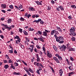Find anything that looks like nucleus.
<instances>
[{"label":"nucleus","instance_id":"obj_40","mask_svg":"<svg viewBox=\"0 0 76 76\" xmlns=\"http://www.w3.org/2000/svg\"><path fill=\"white\" fill-rule=\"evenodd\" d=\"M71 7L72 8H73L74 9H76V6L75 5H71Z\"/></svg>","mask_w":76,"mask_h":76},{"label":"nucleus","instance_id":"obj_48","mask_svg":"<svg viewBox=\"0 0 76 76\" xmlns=\"http://www.w3.org/2000/svg\"><path fill=\"white\" fill-rule=\"evenodd\" d=\"M55 56L56 57H58V58L60 56L59 55V54H56L55 55Z\"/></svg>","mask_w":76,"mask_h":76},{"label":"nucleus","instance_id":"obj_19","mask_svg":"<svg viewBox=\"0 0 76 76\" xmlns=\"http://www.w3.org/2000/svg\"><path fill=\"white\" fill-rule=\"evenodd\" d=\"M14 38L15 39H17L18 40L20 39L18 35H16V37H14Z\"/></svg>","mask_w":76,"mask_h":76},{"label":"nucleus","instance_id":"obj_42","mask_svg":"<svg viewBox=\"0 0 76 76\" xmlns=\"http://www.w3.org/2000/svg\"><path fill=\"white\" fill-rule=\"evenodd\" d=\"M51 3L52 4H55V1L52 0L51 1Z\"/></svg>","mask_w":76,"mask_h":76},{"label":"nucleus","instance_id":"obj_64","mask_svg":"<svg viewBox=\"0 0 76 76\" xmlns=\"http://www.w3.org/2000/svg\"><path fill=\"white\" fill-rule=\"evenodd\" d=\"M20 47L22 48H24V45H23L21 44L20 46Z\"/></svg>","mask_w":76,"mask_h":76},{"label":"nucleus","instance_id":"obj_22","mask_svg":"<svg viewBox=\"0 0 76 76\" xmlns=\"http://www.w3.org/2000/svg\"><path fill=\"white\" fill-rule=\"evenodd\" d=\"M58 8L60 9L61 10H64V8L61 6H60L58 7Z\"/></svg>","mask_w":76,"mask_h":76},{"label":"nucleus","instance_id":"obj_53","mask_svg":"<svg viewBox=\"0 0 76 76\" xmlns=\"http://www.w3.org/2000/svg\"><path fill=\"white\" fill-rule=\"evenodd\" d=\"M5 57L6 58H7L8 60H9V56H8V55H6L5 56Z\"/></svg>","mask_w":76,"mask_h":76},{"label":"nucleus","instance_id":"obj_26","mask_svg":"<svg viewBox=\"0 0 76 76\" xmlns=\"http://www.w3.org/2000/svg\"><path fill=\"white\" fill-rule=\"evenodd\" d=\"M28 71H29V72H30L32 73H34V71H33V70L32 69H31L30 68H29Z\"/></svg>","mask_w":76,"mask_h":76},{"label":"nucleus","instance_id":"obj_5","mask_svg":"<svg viewBox=\"0 0 76 76\" xmlns=\"http://www.w3.org/2000/svg\"><path fill=\"white\" fill-rule=\"evenodd\" d=\"M36 58H37V63L40 62V58H39V55H38V54H36Z\"/></svg>","mask_w":76,"mask_h":76},{"label":"nucleus","instance_id":"obj_21","mask_svg":"<svg viewBox=\"0 0 76 76\" xmlns=\"http://www.w3.org/2000/svg\"><path fill=\"white\" fill-rule=\"evenodd\" d=\"M35 29L34 28H28V30L29 31H34Z\"/></svg>","mask_w":76,"mask_h":76},{"label":"nucleus","instance_id":"obj_44","mask_svg":"<svg viewBox=\"0 0 76 76\" xmlns=\"http://www.w3.org/2000/svg\"><path fill=\"white\" fill-rule=\"evenodd\" d=\"M75 73V72H72L71 73H69V75H73V74H74Z\"/></svg>","mask_w":76,"mask_h":76},{"label":"nucleus","instance_id":"obj_46","mask_svg":"<svg viewBox=\"0 0 76 76\" xmlns=\"http://www.w3.org/2000/svg\"><path fill=\"white\" fill-rule=\"evenodd\" d=\"M16 60L17 62V63H18V62H20V61H22V60H21L20 59H19V60L17 59Z\"/></svg>","mask_w":76,"mask_h":76},{"label":"nucleus","instance_id":"obj_62","mask_svg":"<svg viewBox=\"0 0 76 76\" xmlns=\"http://www.w3.org/2000/svg\"><path fill=\"white\" fill-rule=\"evenodd\" d=\"M28 13H27L25 14L24 16H25V17H27L28 16Z\"/></svg>","mask_w":76,"mask_h":76},{"label":"nucleus","instance_id":"obj_63","mask_svg":"<svg viewBox=\"0 0 76 76\" xmlns=\"http://www.w3.org/2000/svg\"><path fill=\"white\" fill-rule=\"evenodd\" d=\"M33 22V23H34V22H36V23H38V21L37 20H35Z\"/></svg>","mask_w":76,"mask_h":76},{"label":"nucleus","instance_id":"obj_33","mask_svg":"<svg viewBox=\"0 0 76 76\" xmlns=\"http://www.w3.org/2000/svg\"><path fill=\"white\" fill-rule=\"evenodd\" d=\"M7 29L8 31H10V29H12V27L10 26V27H8Z\"/></svg>","mask_w":76,"mask_h":76},{"label":"nucleus","instance_id":"obj_56","mask_svg":"<svg viewBox=\"0 0 76 76\" xmlns=\"http://www.w3.org/2000/svg\"><path fill=\"white\" fill-rule=\"evenodd\" d=\"M31 15L30 14H28L27 15V17L28 19H29V17H31Z\"/></svg>","mask_w":76,"mask_h":76},{"label":"nucleus","instance_id":"obj_24","mask_svg":"<svg viewBox=\"0 0 76 76\" xmlns=\"http://www.w3.org/2000/svg\"><path fill=\"white\" fill-rule=\"evenodd\" d=\"M7 21L8 23H10L12 22V19H9L7 20Z\"/></svg>","mask_w":76,"mask_h":76},{"label":"nucleus","instance_id":"obj_39","mask_svg":"<svg viewBox=\"0 0 76 76\" xmlns=\"http://www.w3.org/2000/svg\"><path fill=\"white\" fill-rule=\"evenodd\" d=\"M71 39L72 41H75V40L76 39L75 38V37H73L71 38Z\"/></svg>","mask_w":76,"mask_h":76},{"label":"nucleus","instance_id":"obj_6","mask_svg":"<svg viewBox=\"0 0 76 76\" xmlns=\"http://www.w3.org/2000/svg\"><path fill=\"white\" fill-rule=\"evenodd\" d=\"M42 38H44L43 37L42 35H40V37L38 38V39L41 41H42V42H44V40H43Z\"/></svg>","mask_w":76,"mask_h":76},{"label":"nucleus","instance_id":"obj_27","mask_svg":"<svg viewBox=\"0 0 76 76\" xmlns=\"http://www.w3.org/2000/svg\"><path fill=\"white\" fill-rule=\"evenodd\" d=\"M24 69L26 71V72L29 71L28 70V68H27L26 67H24Z\"/></svg>","mask_w":76,"mask_h":76},{"label":"nucleus","instance_id":"obj_2","mask_svg":"<svg viewBox=\"0 0 76 76\" xmlns=\"http://www.w3.org/2000/svg\"><path fill=\"white\" fill-rule=\"evenodd\" d=\"M45 31L43 32V35L45 37H46V36H47V33L50 32V31H48L46 29H45Z\"/></svg>","mask_w":76,"mask_h":76},{"label":"nucleus","instance_id":"obj_45","mask_svg":"<svg viewBox=\"0 0 76 76\" xmlns=\"http://www.w3.org/2000/svg\"><path fill=\"white\" fill-rule=\"evenodd\" d=\"M37 71L36 72L39 75H40V73L39 72V70L37 69Z\"/></svg>","mask_w":76,"mask_h":76},{"label":"nucleus","instance_id":"obj_37","mask_svg":"<svg viewBox=\"0 0 76 76\" xmlns=\"http://www.w3.org/2000/svg\"><path fill=\"white\" fill-rule=\"evenodd\" d=\"M3 62L4 63H8V61L7 60H4Z\"/></svg>","mask_w":76,"mask_h":76},{"label":"nucleus","instance_id":"obj_16","mask_svg":"<svg viewBox=\"0 0 76 76\" xmlns=\"http://www.w3.org/2000/svg\"><path fill=\"white\" fill-rule=\"evenodd\" d=\"M53 48H54L55 51H58V49H57V48L56 47V46H53Z\"/></svg>","mask_w":76,"mask_h":76},{"label":"nucleus","instance_id":"obj_1","mask_svg":"<svg viewBox=\"0 0 76 76\" xmlns=\"http://www.w3.org/2000/svg\"><path fill=\"white\" fill-rule=\"evenodd\" d=\"M69 31L71 33V34H69L70 35H73V36H76V34L75 32V27H72L71 28V29H69Z\"/></svg>","mask_w":76,"mask_h":76},{"label":"nucleus","instance_id":"obj_8","mask_svg":"<svg viewBox=\"0 0 76 76\" xmlns=\"http://www.w3.org/2000/svg\"><path fill=\"white\" fill-rule=\"evenodd\" d=\"M63 70L62 69H60L59 70V74L60 76H62V75H63Z\"/></svg>","mask_w":76,"mask_h":76},{"label":"nucleus","instance_id":"obj_13","mask_svg":"<svg viewBox=\"0 0 76 76\" xmlns=\"http://www.w3.org/2000/svg\"><path fill=\"white\" fill-rule=\"evenodd\" d=\"M56 28H57V30H58V31L61 32H62V30H61V29L60 28L58 27V26H56Z\"/></svg>","mask_w":76,"mask_h":76},{"label":"nucleus","instance_id":"obj_52","mask_svg":"<svg viewBox=\"0 0 76 76\" xmlns=\"http://www.w3.org/2000/svg\"><path fill=\"white\" fill-rule=\"evenodd\" d=\"M4 27L5 29H7V28L8 27V26L7 25V24L5 25Z\"/></svg>","mask_w":76,"mask_h":76},{"label":"nucleus","instance_id":"obj_15","mask_svg":"<svg viewBox=\"0 0 76 76\" xmlns=\"http://www.w3.org/2000/svg\"><path fill=\"white\" fill-rule=\"evenodd\" d=\"M23 34H24L25 35H28V33L25 30L23 31Z\"/></svg>","mask_w":76,"mask_h":76},{"label":"nucleus","instance_id":"obj_55","mask_svg":"<svg viewBox=\"0 0 76 76\" xmlns=\"http://www.w3.org/2000/svg\"><path fill=\"white\" fill-rule=\"evenodd\" d=\"M13 34H14V32L12 31H11L10 32V35H13Z\"/></svg>","mask_w":76,"mask_h":76},{"label":"nucleus","instance_id":"obj_10","mask_svg":"<svg viewBox=\"0 0 76 76\" xmlns=\"http://www.w3.org/2000/svg\"><path fill=\"white\" fill-rule=\"evenodd\" d=\"M66 47L67 49H69L70 47V44L69 43H67L66 45Z\"/></svg>","mask_w":76,"mask_h":76},{"label":"nucleus","instance_id":"obj_7","mask_svg":"<svg viewBox=\"0 0 76 76\" xmlns=\"http://www.w3.org/2000/svg\"><path fill=\"white\" fill-rule=\"evenodd\" d=\"M66 47L65 45H63L62 46V49H61V51H64L66 49Z\"/></svg>","mask_w":76,"mask_h":76},{"label":"nucleus","instance_id":"obj_11","mask_svg":"<svg viewBox=\"0 0 76 76\" xmlns=\"http://www.w3.org/2000/svg\"><path fill=\"white\" fill-rule=\"evenodd\" d=\"M47 56H48V57H49V58H51V57H53V55L52 54L50 53L49 54H47Z\"/></svg>","mask_w":76,"mask_h":76},{"label":"nucleus","instance_id":"obj_23","mask_svg":"<svg viewBox=\"0 0 76 76\" xmlns=\"http://www.w3.org/2000/svg\"><path fill=\"white\" fill-rule=\"evenodd\" d=\"M58 38L60 40H63L64 39V38L62 36H59L58 37Z\"/></svg>","mask_w":76,"mask_h":76},{"label":"nucleus","instance_id":"obj_17","mask_svg":"<svg viewBox=\"0 0 76 76\" xmlns=\"http://www.w3.org/2000/svg\"><path fill=\"white\" fill-rule=\"evenodd\" d=\"M35 3H37V5H42V4L40 3L39 1H35Z\"/></svg>","mask_w":76,"mask_h":76},{"label":"nucleus","instance_id":"obj_59","mask_svg":"<svg viewBox=\"0 0 76 76\" xmlns=\"http://www.w3.org/2000/svg\"><path fill=\"white\" fill-rule=\"evenodd\" d=\"M34 40H37V41H38V38H37V37H34Z\"/></svg>","mask_w":76,"mask_h":76},{"label":"nucleus","instance_id":"obj_57","mask_svg":"<svg viewBox=\"0 0 76 76\" xmlns=\"http://www.w3.org/2000/svg\"><path fill=\"white\" fill-rule=\"evenodd\" d=\"M0 37H1L2 39H3V38H4V36H3V35H0Z\"/></svg>","mask_w":76,"mask_h":76},{"label":"nucleus","instance_id":"obj_35","mask_svg":"<svg viewBox=\"0 0 76 76\" xmlns=\"http://www.w3.org/2000/svg\"><path fill=\"white\" fill-rule=\"evenodd\" d=\"M22 62H23V64H25V65L26 66H28V64H26V62L24 61H22Z\"/></svg>","mask_w":76,"mask_h":76},{"label":"nucleus","instance_id":"obj_14","mask_svg":"<svg viewBox=\"0 0 76 76\" xmlns=\"http://www.w3.org/2000/svg\"><path fill=\"white\" fill-rule=\"evenodd\" d=\"M15 43L16 44H19L20 42V39L15 40Z\"/></svg>","mask_w":76,"mask_h":76},{"label":"nucleus","instance_id":"obj_12","mask_svg":"<svg viewBox=\"0 0 76 76\" xmlns=\"http://www.w3.org/2000/svg\"><path fill=\"white\" fill-rule=\"evenodd\" d=\"M6 5L4 4H1V7L3 9H5L6 7Z\"/></svg>","mask_w":76,"mask_h":76},{"label":"nucleus","instance_id":"obj_4","mask_svg":"<svg viewBox=\"0 0 76 76\" xmlns=\"http://www.w3.org/2000/svg\"><path fill=\"white\" fill-rule=\"evenodd\" d=\"M54 60H55L57 63H60V60L57 57H54L53 58Z\"/></svg>","mask_w":76,"mask_h":76},{"label":"nucleus","instance_id":"obj_31","mask_svg":"<svg viewBox=\"0 0 76 76\" xmlns=\"http://www.w3.org/2000/svg\"><path fill=\"white\" fill-rule=\"evenodd\" d=\"M9 7L10 9H13V6L12 5H10Z\"/></svg>","mask_w":76,"mask_h":76},{"label":"nucleus","instance_id":"obj_3","mask_svg":"<svg viewBox=\"0 0 76 76\" xmlns=\"http://www.w3.org/2000/svg\"><path fill=\"white\" fill-rule=\"evenodd\" d=\"M30 47H31V48H28V50H30V52L31 53H32V51H33V50H34V45H30Z\"/></svg>","mask_w":76,"mask_h":76},{"label":"nucleus","instance_id":"obj_34","mask_svg":"<svg viewBox=\"0 0 76 76\" xmlns=\"http://www.w3.org/2000/svg\"><path fill=\"white\" fill-rule=\"evenodd\" d=\"M20 20L21 21H24V20H25V19L22 17H21L20 19Z\"/></svg>","mask_w":76,"mask_h":76},{"label":"nucleus","instance_id":"obj_41","mask_svg":"<svg viewBox=\"0 0 76 76\" xmlns=\"http://www.w3.org/2000/svg\"><path fill=\"white\" fill-rule=\"evenodd\" d=\"M14 64H15V66H18V65L19 64L18 63H16V62H15L14 63Z\"/></svg>","mask_w":76,"mask_h":76},{"label":"nucleus","instance_id":"obj_20","mask_svg":"<svg viewBox=\"0 0 76 76\" xmlns=\"http://www.w3.org/2000/svg\"><path fill=\"white\" fill-rule=\"evenodd\" d=\"M69 51H75V49L74 48H70L69 50Z\"/></svg>","mask_w":76,"mask_h":76},{"label":"nucleus","instance_id":"obj_58","mask_svg":"<svg viewBox=\"0 0 76 76\" xmlns=\"http://www.w3.org/2000/svg\"><path fill=\"white\" fill-rule=\"evenodd\" d=\"M71 68V66H70L69 67V70H73V69H71V68Z\"/></svg>","mask_w":76,"mask_h":76},{"label":"nucleus","instance_id":"obj_25","mask_svg":"<svg viewBox=\"0 0 76 76\" xmlns=\"http://www.w3.org/2000/svg\"><path fill=\"white\" fill-rule=\"evenodd\" d=\"M54 32H55V30H53L51 31L50 34L51 35H53L54 34Z\"/></svg>","mask_w":76,"mask_h":76},{"label":"nucleus","instance_id":"obj_47","mask_svg":"<svg viewBox=\"0 0 76 76\" xmlns=\"http://www.w3.org/2000/svg\"><path fill=\"white\" fill-rule=\"evenodd\" d=\"M19 6V9H22V6L21 4H20Z\"/></svg>","mask_w":76,"mask_h":76},{"label":"nucleus","instance_id":"obj_51","mask_svg":"<svg viewBox=\"0 0 76 76\" xmlns=\"http://www.w3.org/2000/svg\"><path fill=\"white\" fill-rule=\"evenodd\" d=\"M63 42H64V41L63 40L59 42V43H60V44H62L63 43Z\"/></svg>","mask_w":76,"mask_h":76},{"label":"nucleus","instance_id":"obj_30","mask_svg":"<svg viewBox=\"0 0 76 76\" xmlns=\"http://www.w3.org/2000/svg\"><path fill=\"white\" fill-rule=\"evenodd\" d=\"M37 33L39 34V35H42V31H37Z\"/></svg>","mask_w":76,"mask_h":76},{"label":"nucleus","instance_id":"obj_43","mask_svg":"<svg viewBox=\"0 0 76 76\" xmlns=\"http://www.w3.org/2000/svg\"><path fill=\"white\" fill-rule=\"evenodd\" d=\"M59 60H62V58L60 56H59V57L58 58Z\"/></svg>","mask_w":76,"mask_h":76},{"label":"nucleus","instance_id":"obj_29","mask_svg":"<svg viewBox=\"0 0 76 76\" xmlns=\"http://www.w3.org/2000/svg\"><path fill=\"white\" fill-rule=\"evenodd\" d=\"M26 72H27V75H29V76H31V73H30V72H29V71H27Z\"/></svg>","mask_w":76,"mask_h":76},{"label":"nucleus","instance_id":"obj_18","mask_svg":"<svg viewBox=\"0 0 76 76\" xmlns=\"http://www.w3.org/2000/svg\"><path fill=\"white\" fill-rule=\"evenodd\" d=\"M9 65H8V64H6L4 66V68L5 69H8L9 68Z\"/></svg>","mask_w":76,"mask_h":76},{"label":"nucleus","instance_id":"obj_38","mask_svg":"<svg viewBox=\"0 0 76 76\" xmlns=\"http://www.w3.org/2000/svg\"><path fill=\"white\" fill-rule=\"evenodd\" d=\"M9 52L10 53H13V49H11V50H9Z\"/></svg>","mask_w":76,"mask_h":76},{"label":"nucleus","instance_id":"obj_32","mask_svg":"<svg viewBox=\"0 0 76 76\" xmlns=\"http://www.w3.org/2000/svg\"><path fill=\"white\" fill-rule=\"evenodd\" d=\"M9 63H13V61H12V60L11 59H10L8 61Z\"/></svg>","mask_w":76,"mask_h":76},{"label":"nucleus","instance_id":"obj_49","mask_svg":"<svg viewBox=\"0 0 76 76\" xmlns=\"http://www.w3.org/2000/svg\"><path fill=\"white\" fill-rule=\"evenodd\" d=\"M55 32L56 34H59V33L57 31L55 30Z\"/></svg>","mask_w":76,"mask_h":76},{"label":"nucleus","instance_id":"obj_60","mask_svg":"<svg viewBox=\"0 0 76 76\" xmlns=\"http://www.w3.org/2000/svg\"><path fill=\"white\" fill-rule=\"evenodd\" d=\"M68 18L69 19H72V16L71 15H70L68 17Z\"/></svg>","mask_w":76,"mask_h":76},{"label":"nucleus","instance_id":"obj_50","mask_svg":"<svg viewBox=\"0 0 76 76\" xmlns=\"http://www.w3.org/2000/svg\"><path fill=\"white\" fill-rule=\"evenodd\" d=\"M56 41L57 42H60V40L58 39V38H57L56 39Z\"/></svg>","mask_w":76,"mask_h":76},{"label":"nucleus","instance_id":"obj_61","mask_svg":"<svg viewBox=\"0 0 76 76\" xmlns=\"http://www.w3.org/2000/svg\"><path fill=\"white\" fill-rule=\"evenodd\" d=\"M70 60H71V61H74V59H73V58L72 57H71L70 58Z\"/></svg>","mask_w":76,"mask_h":76},{"label":"nucleus","instance_id":"obj_36","mask_svg":"<svg viewBox=\"0 0 76 76\" xmlns=\"http://www.w3.org/2000/svg\"><path fill=\"white\" fill-rule=\"evenodd\" d=\"M19 30L20 33H22V29L19 28Z\"/></svg>","mask_w":76,"mask_h":76},{"label":"nucleus","instance_id":"obj_28","mask_svg":"<svg viewBox=\"0 0 76 76\" xmlns=\"http://www.w3.org/2000/svg\"><path fill=\"white\" fill-rule=\"evenodd\" d=\"M36 47L38 49H41V46L37 45H36Z\"/></svg>","mask_w":76,"mask_h":76},{"label":"nucleus","instance_id":"obj_9","mask_svg":"<svg viewBox=\"0 0 76 76\" xmlns=\"http://www.w3.org/2000/svg\"><path fill=\"white\" fill-rule=\"evenodd\" d=\"M29 10L30 11H34L35 10L34 8L31 7H29Z\"/></svg>","mask_w":76,"mask_h":76},{"label":"nucleus","instance_id":"obj_54","mask_svg":"<svg viewBox=\"0 0 76 76\" xmlns=\"http://www.w3.org/2000/svg\"><path fill=\"white\" fill-rule=\"evenodd\" d=\"M36 65L38 66V67H39V66H40V63H37L36 64Z\"/></svg>","mask_w":76,"mask_h":76}]
</instances>
